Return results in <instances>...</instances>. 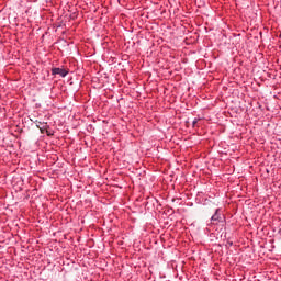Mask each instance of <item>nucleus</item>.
Here are the masks:
<instances>
[{
	"mask_svg": "<svg viewBox=\"0 0 281 281\" xmlns=\"http://www.w3.org/2000/svg\"><path fill=\"white\" fill-rule=\"evenodd\" d=\"M198 122H199V119H194L192 122V126H196Z\"/></svg>",
	"mask_w": 281,
	"mask_h": 281,
	"instance_id": "3",
	"label": "nucleus"
},
{
	"mask_svg": "<svg viewBox=\"0 0 281 281\" xmlns=\"http://www.w3.org/2000/svg\"><path fill=\"white\" fill-rule=\"evenodd\" d=\"M228 245H229V247H233L234 243L233 241H228Z\"/></svg>",
	"mask_w": 281,
	"mask_h": 281,
	"instance_id": "4",
	"label": "nucleus"
},
{
	"mask_svg": "<svg viewBox=\"0 0 281 281\" xmlns=\"http://www.w3.org/2000/svg\"><path fill=\"white\" fill-rule=\"evenodd\" d=\"M225 215L221 212V209H216L214 214L211 216L210 223L207 227H214V225H218V223H225Z\"/></svg>",
	"mask_w": 281,
	"mask_h": 281,
	"instance_id": "1",
	"label": "nucleus"
},
{
	"mask_svg": "<svg viewBox=\"0 0 281 281\" xmlns=\"http://www.w3.org/2000/svg\"><path fill=\"white\" fill-rule=\"evenodd\" d=\"M50 71L52 76H60V78H67V76L69 75V70L65 68L54 67Z\"/></svg>",
	"mask_w": 281,
	"mask_h": 281,
	"instance_id": "2",
	"label": "nucleus"
}]
</instances>
